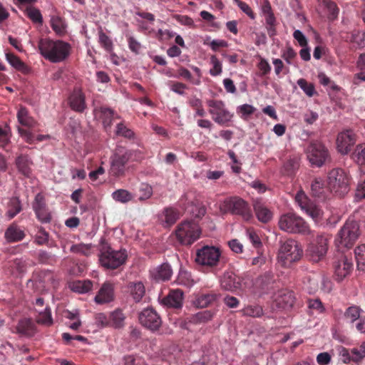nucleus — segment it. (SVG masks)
<instances>
[{
  "mask_svg": "<svg viewBox=\"0 0 365 365\" xmlns=\"http://www.w3.org/2000/svg\"><path fill=\"white\" fill-rule=\"evenodd\" d=\"M38 48L41 55L51 63H60L65 61L71 54V45L62 40H52L48 38H41Z\"/></svg>",
  "mask_w": 365,
  "mask_h": 365,
  "instance_id": "obj_1",
  "label": "nucleus"
},
{
  "mask_svg": "<svg viewBox=\"0 0 365 365\" xmlns=\"http://www.w3.org/2000/svg\"><path fill=\"white\" fill-rule=\"evenodd\" d=\"M179 207L185 210L187 215H190V220H184L176 228H184V226L188 225L191 228L192 225H195L196 222L206 212V209L204 205L197 198V195L193 191H188L185 192L178 201Z\"/></svg>",
  "mask_w": 365,
  "mask_h": 365,
  "instance_id": "obj_2",
  "label": "nucleus"
},
{
  "mask_svg": "<svg viewBox=\"0 0 365 365\" xmlns=\"http://www.w3.org/2000/svg\"><path fill=\"white\" fill-rule=\"evenodd\" d=\"M135 153V150L118 146L110 158V174L115 178L123 177L127 170V165Z\"/></svg>",
  "mask_w": 365,
  "mask_h": 365,
  "instance_id": "obj_3",
  "label": "nucleus"
},
{
  "mask_svg": "<svg viewBox=\"0 0 365 365\" xmlns=\"http://www.w3.org/2000/svg\"><path fill=\"white\" fill-rule=\"evenodd\" d=\"M303 255L300 244L294 240H287L280 247L278 252V262L284 267H290L299 261Z\"/></svg>",
  "mask_w": 365,
  "mask_h": 365,
  "instance_id": "obj_4",
  "label": "nucleus"
},
{
  "mask_svg": "<svg viewBox=\"0 0 365 365\" xmlns=\"http://www.w3.org/2000/svg\"><path fill=\"white\" fill-rule=\"evenodd\" d=\"M128 257L125 250H114L107 244H103L100 250L99 261L103 267L114 269L123 264Z\"/></svg>",
  "mask_w": 365,
  "mask_h": 365,
  "instance_id": "obj_5",
  "label": "nucleus"
},
{
  "mask_svg": "<svg viewBox=\"0 0 365 365\" xmlns=\"http://www.w3.org/2000/svg\"><path fill=\"white\" fill-rule=\"evenodd\" d=\"M327 185L331 192L341 197L349 190V178L343 169L334 168L328 173Z\"/></svg>",
  "mask_w": 365,
  "mask_h": 365,
  "instance_id": "obj_6",
  "label": "nucleus"
},
{
  "mask_svg": "<svg viewBox=\"0 0 365 365\" xmlns=\"http://www.w3.org/2000/svg\"><path fill=\"white\" fill-rule=\"evenodd\" d=\"M222 252L215 246H203L196 252L195 262L204 268L213 270L220 262Z\"/></svg>",
  "mask_w": 365,
  "mask_h": 365,
  "instance_id": "obj_7",
  "label": "nucleus"
},
{
  "mask_svg": "<svg viewBox=\"0 0 365 365\" xmlns=\"http://www.w3.org/2000/svg\"><path fill=\"white\" fill-rule=\"evenodd\" d=\"M220 210L223 212L239 215L246 221L250 220L252 217V211L248 204L238 197H232L226 199L220 205Z\"/></svg>",
  "mask_w": 365,
  "mask_h": 365,
  "instance_id": "obj_8",
  "label": "nucleus"
},
{
  "mask_svg": "<svg viewBox=\"0 0 365 365\" xmlns=\"http://www.w3.org/2000/svg\"><path fill=\"white\" fill-rule=\"evenodd\" d=\"M17 118L19 123L26 127L28 129H24L19 127L18 131L20 135L25 140V141L29 144L34 143L35 137L33 130H35L36 122L31 117L29 114L28 110L25 107H21L17 113Z\"/></svg>",
  "mask_w": 365,
  "mask_h": 365,
  "instance_id": "obj_9",
  "label": "nucleus"
},
{
  "mask_svg": "<svg viewBox=\"0 0 365 365\" xmlns=\"http://www.w3.org/2000/svg\"><path fill=\"white\" fill-rule=\"evenodd\" d=\"M307 159L312 165L321 167L329 158L325 145L318 140H312L306 149Z\"/></svg>",
  "mask_w": 365,
  "mask_h": 365,
  "instance_id": "obj_10",
  "label": "nucleus"
},
{
  "mask_svg": "<svg viewBox=\"0 0 365 365\" xmlns=\"http://www.w3.org/2000/svg\"><path fill=\"white\" fill-rule=\"evenodd\" d=\"M207 104L210 108L209 113L216 123L223 125L231 121L233 115L225 108L222 101L211 99L207 101Z\"/></svg>",
  "mask_w": 365,
  "mask_h": 365,
  "instance_id": "obj_11",
  "label": "nucleus"
},
{
  "mask_svg": "<svg viewBox=\"0 0 365 365\" xmlns=\"http://www.w3.org/2000/svg\"><path fill=\"white\" fill-rule=\"evenodd\" d=\"M295 201L301 209L314 221H318L322 217L323 214L322 210L307 197L302 190H300L296 194Z\"/></svg>",
  "mask_w": 365,
  "mask_h": 365,
  "instance_id": "obj_12",
  "label": "nucleus"
},
{
  "mask_svg": "<svg viewBox=\"0 0 365 365\" xmlns=\"http://www.w3.org/2000/svg\"><path fill=\"white\" fill-rule=\"evenodd\" d=\"M140 324L151 331L158 330L162 324L161 318L153 308L143 309L139 315Z\"/></svg>",
  "mask_w": 365,
  "mask_h": 365,
  "instance_id": "obj_13",
  "label": "nucleus"
},
{
  "mask_svg": "<svg viewBox=\"0 0 365 365\" xmlns=\"http://www.w3.org/2000/svg\"><path fill=\"white\" fill-rule=\"evenodd\" d=\"M359 235V230H339L335 238V244L339 249H350L354 245Z\"/></svg>",
  "mask_w": 365,
  "mask_h": 365,
  "instance_id": "obj_14",
  "label": "nucleus"
},
{
  "mask_svg": "<svg viewBox=\"0 0 365 365\" xmlns=\"http://www.w3.org/2000/svg\"><path fill=\"white\" fill-rule=\"evenodd\" d=\"M356 141V135L352 130H344L337 135L336 140V149L341 155H346L350 152Z\"/></svg>",
  "mask_w": 365,
  "mask_h": 365,
  "instance_id": "obj_15",
  "label": "nucleus"
},
{
  "mask_svg": "<svg viewBox=\"0 0 365 365\" xmlns=\"http://www.w3.org/2000/svg\"><path fill=\"white\" fill-rule=\"evenodd\" d=\"M260 8L262 14L265 19L267 34L269 37H274L277 34V19L269 0H263Z\"/></svg>",
  "mask_w": 365,
  "mask_h": 365,
  "instance_id": "obj_16",
  "label": "nucleus"
},
{
  "mask_svg": "<svg viewBox=\"0 0 365 365\" xmlns=\"http://www.w3.org/2000/svg\"><path fill=\"white\" fill-rule=\"evenodd\" d=\"M295 302L294 292L289 290H282L272 302L273 309L287 310L291 309Z\"/></svg>",
  "mask_w": 365,
  "mask_h": 365,
  "instance_id": "obj_17",
  "label": "nucleus"
},
{
  "mask_svg": "<svg viewBox=\"0 0 365 365\" xmlns=\"http://www.w3.org/2000/svg\"><path fill=\"white\" fill-rule=\"evenodd\" d=\"M352 270L353 263L351 259L345 255H341L337 261L334 262V273L338 282L342 281L351 274Z\"/></svg>",
  "mask_w": 365,
  "mask_h": 365,
  "instance_id": "obj_18",
  "label": "nucleus"
},
{
  "mask_svg": "<svg viewBox=\"0 0 365 365\" xmlns=\"http://www.w3.org/2000/svg\"><path fill=\"white\" fill-rule=\"evenodd\" d=\"M33 209L36 213L38 220L42 223L49 222L51 220V215L46 207L45 198L41 193H38L33 202Z\"/></svg>",
  "mask_w": 365,
  "mask_h": 365,
  "instance_id": "obj_19",
  "label": "nucleus"
},
{
  "mask_svg": "<svg viewBox=\"0 0 365 365\" xmlns=\"http://www.w3.org/2000/svg\"><path fill=\"white\" fill-rule=\"evenodd\" d=\"M279 224V228H306L304 219L294 212L282 215Z\"/></svg>",
  "mask_w": 365,
  "mask_h": 365,
  "instance_id": "obj_20",
  "label": "nucleus"
},
{
  "mask_svg": "<svg viewBox=\"0 0 365 365\" xmlns=\"http://www.w3.org/2000/svg\"><path fill=\"white\" fill-rule=\"evenodd\" d=\"M201 235V230H175V235L178 241L182 245H190Z\"/></svg>",
  "mask_w": 365,
  "mask_h": 365,
  "instance_id": "obj_21",
  "label": "nucleus"
},
{
  "mask_svg": "<svg viewBox=\"0 0 365 365\" xmlns=\"http://www.w3.org/2000/svg\"><path fill=\"white\" fill-rule=\"evenodd\" d=\"M307 252L313 261H319L327 252V239L320 237L317 244L312 243L308 246Z\"/></svg>",
  "mask_w": 365,
  "mask_h": 365,
  "instance_id": "obj_22",
  "label": "nucleus"
},
{
  "mask_svg": "<svg viewBox=\"0 0 365 365\" xmlns=\"http://www.w3.org/2000/svg\"><path fill=\"white\" fill-rule=\"evenodd\" d=\"M16 333L26 337L33 336L36 331V327L34 322L30 318L21 319L16 327Z\"/></svg>",
  "mask_w": 365,
  "mask_h": 365,
  "instance_id": "obj_23",
  "label": "nucleus"
},
{
  "mask_svg": "<svg viewBox=\"0 0 365 365\" xmlns=\"http://www.w3.org/2000/svg\"><path fill=\"white\" fill-rule=\"evenodd\" d=\"M85 95L80 89H75L68 98L71 108L76 112L81 113L86 108Z\"/></svg>",
  "mask_w": 365,
  "mask_h": 365,
  "instance_id": "obj_24",
  "label": "nucleus"
},
{
  "mask_svg": "<svg viewBox=\"0 0 365 365\" xmlns=\"http://www.w3.org/2000/svg\"><path fill=\"white\" fill-rule=\"evenodd\" d=\"M183 292L182 290L177 289L170 290L169 294L163 297L161 302L168 307L180 308L182 305Z\"/></svg>",
  "mask_w": 365,
  "mask_h": 365,
  "instance_id": "obj_25",
  "label": "nucleus"
},
{
  "mask_svg": "<svg viewBox=\"0 0 365 365\" xmlns=\"http://www.w3.org/2000/svg\"><path fill=\"white\" fill-rule=\"evenodd\" d=\"M220 286L224 290L234 292L240 287V282L232 272H225L220 278Z\"/></svg>",
  "mask_w": 365,
  "mask_h": 365,
  "instance_id": "obj_26",
  "label": "nucleus"
},
{
  "mask_svg": "<svg viewBox=\"0 0 365 365\" xmlns=\"http://www.w3.org/2000/svg\"><path fill=\"white\" fill-rule=\"evenodd\" d=\"M15 165L18 171L26 178H29L32 170L33 162L27 154H19L15 160Z\"/></svg>",
  "mask_w": 365,
  "mask_h": 365,
  "instance_id": "obj_27",
  "label": "nucleus"
},
{
  "mask_svg": "<svg viewBox=\"0 0 365 365\" xmlns=\"http://www.w3.org/2000/svg\"><path fill=\"white\" fill-rule=\"evenodd\" d=\"M114 297V286L110 282H106L103 284L98 294L95 297V301L98 304H104L113 301Z\"/></svg>",
  "mask_w": 365,
  "mask_h": 365,
  "instance_id": "obj_28",
  "label": "nucleus"
},
{
  "mask_svg": "<svg viewBox=\"0 0 365 365\" xmlns=\"http://www.w3.org/2000/svg\"><path fill=\"white\" fill-rule=\"evenodd\" d=\"M96 112L106 130L110 128L114 119L120 118V116L109 108L101 107Z\"/></svg>",
  "mask_w": 365,
  "mask_h": 365,
  "instance_id": "obj_29",
  "label": "nucleus"
},
{
  "mask_svg": "<svg viewBox=\"0 0 365 365\" xmlns=\"http://www.w3.org/2000/svg\"><path fill=\"white\" fill-rule=\"evenodd\" d=\"M173 274L171 267L168 263H163L152 271V276L156 281L169 280Z\"/></svg>",
  "mask_w": 365,
  "mask_h": 365,
  "instance_id": "obj_30",
  "label": "nucleus"
},
{
  "mask_svg": "<svg viewBox=\"0 0 365 365\" xmlns=\"http://www.w3.org/2000/svg\"><path fill=\"white\" fill-rule=\"evenodd\" d=\"M254 210L257 219L263 223L268 222L272 218V212L259 201L255 202Z\"/></svg>",
  "mask_w": 365,
  "mask_h": 365,
  "instance_id": "obj_31",
  "label": "nucleus"
},
{
  "mask_svg": "<svg viewBox=\"0 0 365 365\" xmlns=\"http://www.w3.org/2000/svg\"><path fill=\"white\" fill-rule=\"evenodd\" d=\"M217 294L213 292L208 293L199 294L194 301V304L197 307L204 308L207 307L217 299Z\"/></svg>",
  "mask_w": 365,
  "mask_h": 365,
  "instance_id": "obj_32",
  "label": "nucleus"
},
{
  "mask_svg": "<svg viewBox=\"0 0 365 365\" xmlns=\"http://www.w3.org/2000/svg\"><path fill=\"white\" fill-rule=\"evenodd\" d=\"M274 282V274L272 272H266L257 279L256 284L263 291L267 292L273 288Z\"/></svg>",
  "mask_w": 365,
  "mask_h": 365,
  "instance_id": "obj_33",
  "label": "nucleus"
},
{
  "mask_svg": "<svg viewBox=\"0 0 365 365\" xmlns=\"http://www.w3.org/2000/svg\"><path fill=\"white\" fill-rule=\"evenodd\" d=\"M128 290L130 294L135 302H140L145 292V287L140 282L129 283Z\"/></svg>",
  "mask_w": 365,
  "mask_h": 365,
  "instance_id": "obj_34",
  "label": "nucleus"
},
{
  "mask_svg": "<svg viewBox=\"0 0 365 365\" xmlns=\"http://www.w3.org/2000/svg\"><path fill=\"white\" fill-rule=\"evenodd\" d=\"M299 167V159L297 157L289 158L284 163L280 171L284 175L292 176L295 174Z\"/></svg>",
  "mask_w": 365,
  "mask_h": 365,
  "instance_id": "obj_35",
  "label": "nucleus"
},
{
  "mask_svg": "<svg viewBox=\"0 0 365 365\" xmlns=\"http://www.w3.org/2000/svg\"><path fill=\"white\" fill-rule=\"evenodd\" d=\"M215 312L211 310L199 312L190 316L189 321L193 324L206 323L210 321L215 316Z\"/></svg>",
  "mask_w": 365,
  "mask_h": 365,
  "instance_id": "obj_36",
  "label": "nucleus"
},
{
  "mask_svg": "<svg viewBox=\"0 0 365 365\" xmlns=\"http://www.w3.org/2000/svg\"><path fill=\"white\" fill-rule=\"evenodd\" d=\"M6 58L8 62L17 71L23 73H29V67L15 54L7 53Z\"/></svg>",
  "mask_w": 365,
  "mask_h": 365,
  "instance_id": "obj_37",
  "label": "nucleus"
},
{
  "mask_svg": "<svg viewBox=\"0 0 365 365\" xmlns=\"http://www.w3.org/2000/svg\"><path fill=\"white\" fill-rule=\"evenodd\" d=\"M21 210V205L19 199L17 197H13L10 199L8 204V210L6 216L8 220H11Z\"/></svg>",
  "mask_w": 365,
  "mask_h": 365,
  "instance_id": "obj_38",
  "label": "nucleus"
},
{
  "mask_svg": "<svg viewBox=\"0 0 365 365\" xmlns=\"http://www.w3.org/2000/svg\"><path fill=\"white\" fill-rule=\"evenodd\" d=\"M351 158L358 165H365V143H361L356 146L351 154Z\"/></svg>",
  "mask_w": 365,
  "mask_h": 365,
  "instance_id": "obj_39",
  "label": "nucleus"
},
{
  "mask_svg": "<svg viewBox=\"0 0 365 365\" xmlns=\"http://www.w3.org/2000/svg\"><path fill=\"white\" fill-rule=\"evenodd\" d=\"M125 317L120 309H116L110 313V327L114 328H121L124 325Z\"/></svg>",
  "mask_w": 365,
  "mask_h": 365,
  "instance_id": "obj_40",
  "label": "nucleus"
},
{
  "mask_svg": "<svg viewBox=\"0 0 365 365\" xmlns=\"http://www.w3.org/2000/svg\"><path fill=\"white\" fill-rule=\"evenodd\" d=\"M25 14L29 18L33 23L42 25L43 17L39 9L36 7L29 6L24 11Z\"/></svg>",
  "mask_w": 365,
  "mask_h": 365,
  "instance_id": "obj_41",
  "label": "nucleus"
},
{
  "mask_svg": "<svg viewBox=\"0 0 365 365\" xmlns=\"http://www.w3.org/2000/svg\"><path fill=\"white\" fill-rule=\"evenodd\" d=\"M354 253L358 269L365 272V245L356 247Z\"/></svg>",
  "mask_w": 365,
  "mask_h": 365,
  "instance_id": "obj_42",
  "label": "nucleus"
},
{
  "mask_svg": "<svg viewBox=\"0 0 365 365\" xmlns=\"http://www.w3.org/2000/svg\"><path fill=\"white\" fill-rule=\"evenodd\" d=\"M361 312L362 310L359 307L351 306L346 309L344 317L346 319L349 320L351 323H354L363 315Z\"/></svg>",
  "mask_w": 365,
  "mask_h": 365,
  "instance_id": "obj_43",
  "label": "nucleus"
},
{
  "mask_svg": "<svg viewBox=\"0 0 365 365\" xmlns=\"http://www.w3.org/2000/svg\"><path fill=\"white\" fill-rule=\"evenodd\" d=\"M164 214L165 222L169 227L173 225L180 217L179 212L173 207L165 209Z\"/></svg>",
  "mask_w": 365,
  "mask_h": 365,
  "instance_id": "obj_44",
  "label": "nucleus"
},
{
  "mask_svg": "<svg viewBox=\"0 0 365 365\" xmlns=\"http://www.w3.org/2000/svg\"><path fill=\"white\" fill-rule=\"evenodd\" d=\"M51 26L55 33L62 36L66 32V27L62 19L59 16H52L51 19Z\"/></svg>",
  "mask_w": 365,
  "mask_h": 365,
  "instance_id": "obj_45",
  "label": "nucleus"
},
{
  "mask_svg": "<svg viewBox=\"0 0 365 365\" xmlns=\"http://www.w3.org/2000/svg\"><path fill=\"white\" fill-rule=\"evenodd\" d=\"M243 315L252 317H260L263 315V309L259 305H248L242 311Z\"/></svg>",
  "mask_w": 365,
  "mask_h": 365,
  "instance_id": "obj_46",
  "label": "nucleus"
},
{
  "mask_svg": "<svg viewBox=\"0 0 365 365\" xmlns=\"http://www.w3.org/2000/svg\"><path fill=\"white\" fill-rule=\"evenodd\" d=\"M25 236L21 230H6L5 237L9 242H18L21 240Z\"/></svg>",
  "mask_w": 365,
  "mask_h": 365,
  "instance_id": "obj_47",
  "label": "nucleus"
},
{
  "mask_svg": "<svg viewBox=\"0 0 365 365\" xmlns=\"http://www.w3.org/2000/svg\"><path fill=\"white\" fill-rule=\"evenodd\" d=\"M113 198L115 201L123 203L128 202L132 200V195L126 190L120 189L113 192Z\"/></svg>",
  "mask_w": 365,
  "mask_h": 365,
  "instance_id": "obj_48",
  "label": "nucleus"
},
{
  "mask_svg": "<svg viewBox=\"0 0 365 365\" xmlns=\"http://www.w3.org/2000/svg\"><path fill=\"white\" fill-rule=\"evenodd\" d=\"M365 38V34L359 30H354L346 36V40L356 43L357 46H361Z\"/></svg>",
  "mask_w": 365,
  "mask_h": 365,
  "instance_id": "obj_49",
  "label": "nucleus"
},
{
  "mask_svg": "<svg viewBox=\"0 0 365 365\" xmlns=\"http://www.w3.org/2000/svg\"><path fill=\"white\" fill-rule=\"evenodd\" d=\"M99 43L101 46L108 52L113 51V44L112 40L102 30L99 31Z\"/></svg>",
  "mask_w": 365,
  "mask_h": 365,
  "instance_id": "obj_50",
  "label": "nucleus"
},
{
  "mask_svg": "<svg viewBox=\"0 0 365 365\" xmlns=\"http://www.w3.org/2000/svg\"><path fill=\"white\" fill-rule=\"evenodd\" d=\"M298 86L309 97H312L315 93V88L313 83H308L304 78H299L297 81Z\"/></svg>",
  "mask_w": 365,
  "mask_h": 365,
  "instance_id": "obj_51",
  "label": "nucleus"
},
{
  "mask_svg": "<svg viewBox=\"0 0 365 365\" xmlns=\"http://www.w3.org/2000/svg\"><path fill=\"white\" fill-rule=\"evenodd\" d=\"M115 134L128 139L134 138L133 131L125 125L123 123L117 124Z\"/></svg>",
  "mask_w": 365,
  "mask_h": 365,
  "instance_id": "obj_52",
  "label": "nucleus"
},
{
  "mask_svg": "<svg viewBox=\"0 0 365 365\" xmlns=\"http://www.w3.org/2000/svg\"><path fill=\"white\" fill-rule=\"evenodd\" d=\"M210 63L212 65V68L210 70V74L212 76L220 75L222 71V66L216 56H211Z\"/></svg>",
  "mask_w": 365,
  "mask_h": 365,
  "instance_id": "obj_53",
  "label": "nucleus"
},
{
  "mask_svg": "<svg viewBox=\"0 0 365 365\" xmlns=\"http://www.w3.org/2000/svg\"><path fill=\"white\" fill-rule=\"evenodd\" d=\"M311 190L314 196L320 197L324 191L322 180L315 178L311 184Z\"/></svg>",
  "mask_w": 365,
  "mask_h": 365,
  "instance_id": "obj_54",
  "label": "nucleus"
},
{
  "mask_svg": "<svg viewBox=\"0 0 365 365\" xmlns=\"http://www.w3.org/2000/svg\"><path fill=\"white\" fill-rule=\"evenodd\" d=\"M37 322L38 324H45L47 326L52 324L53 321L50 309L46 308L44 312L39 313V315L37 318Z\"/></svg>",
  "mask_w": 365,
  "mask_h": 365,
  "instance_id": "obj_55",
  "label": "nucleus"
},
{
  "mask_svg": "<svg viewBox=\"0 0 365 365\" xmlns=\"http://www.w3.org/2000/svg\"><path fill=\"white\" fill-rule=\"evenodd\" d=\"M38 262L41 264H53L56 262V259L46 251H40L38 255Z\"/></svg>",
  "mask_w": 365,
  "mask_h": 365,
  "instance_id": "obj_56",
  "label": "nucleus"
},
{
  "mask_svg": "<svg viewBox=\"0 0 365 365\" xmlns=\"http://www.w3.org/2000/svg\"><path fill=\"white\" fill-rule=\"evenodd\" d=\"M93 284L91 281H78L74 284V289L80 293H85L90 291Z\"/></svg>",
  "mask_w": 365,
  "mask_h": 365,
  "instance_id": "obj_57",
  "label": "nucleus"
},
{
  "mask_svg": "<svg viewBox=\"0 0 365 365\" xmlns=\"http://www.w3.org/2000/svg\"><path fill=\"white\" fill-rule=\"evenodd\" d=\"M125 36L128 41V44L130 50L135 54H138L141 48L140 43L133 36L130 34H126Z\"/></svg>",
  "mask_w": 365,
  "mask_h": 365,
  "instance_id": "obj_58",
  "label": "nucleus"
},
{
  "mask_svg": "<svg viewBox=\"0 0 365 365\" xmlns=\"http://www.w3.org/2000/svg\"><path fill=\"white\" fill-rule=\"evenodd\" d=\"M178 73L180 76H181L182 78H183L184 79H185L187 81H189L190 82H191L192 83H193L195 85H199L200 83V80L194 78L192 76L191 73L187 68H185L184 67H180L178 70Z\"/></svg>",
  "mask_w": 365,
  "mask_h": 365,
  "instance_id": "obj_59",
  "label": "nucleus"
},
{
  "mask_svg": "<svg viewBox=\"0 0 365 365\" xmlns=\"http://www.w3.org/2000/svg\"><path fill=\"white\" fill-rule=\"evenodd\" d=\"M326 7L329 11V19L334 20L339 14V8L336 4L334 1H329L326 3Z\"/></svg>",
  "mask_w": 365,
  "mask_h": 365,
  "instance_id": "obj_60",
  "label": "nucleus"
},
{
  "mask_svg": "<svg viewBox=\"0 0 365 365\" xmlns=\"http://www.w3.org/2000/svg\"><path fill=\"white\" fill-rule=\"evenodd\" d=\"M239 6V8L245 13L250 19H255V14L253 12L251 7L245 2L241 1V0H233Z\"/></svg>",
  "mask_w": 365,
  "mask_h": 365,
  "instance_id": "obj_61",
  "label": "nucleus"
},
{
  "mask_svg": "<svg viewBox=\"0 0 365 365\" xmlns=\"http://www.w3.org/2000/svg\"><path fill=\"white\" fill-rule=\"evenodd\" d=\"M296 56L297 53L292 47H287L282 51V57L289 64L292 63L293 60L295 58Z\"/></svg>",
  "mask_w": 365,
  "mask_h": 365,
  "instance_id": "obj_62",
  "label": "nucleus"
},
{
  "mask_svg": "<svg viewBox=\"0 0 365 365\" xmlns=\"http://www.w3.org/2000/svg\"><path fill=\"white\" fill-rule=\"evenodd\" d=\"M238 113H241L242 118H246L254 113L255 108L249 104H244L237 108Z\"/></svg>",
  "mask_w": 365,
  "mask_h": 365,
  "instance_id": "obj_63",
  "label": "nucleus"
},
{
  "mask_svg": "<svg viewBox=\"0 0 365 365\" xmlns=\"http://www.w3.org/2000/svg\"><path fill=\"white\" fill-rule=\"evenodd\" d=\"M365 357V351L359 347L354 348L351 351V359L354 362H359Z\"/></svg>",
  "mask_w": 365,
  "mask_h": 365,
  "instance_id": "obj_64",
  "label": "nucleus"
}]
</instances>
